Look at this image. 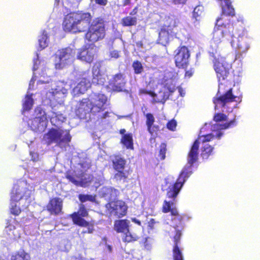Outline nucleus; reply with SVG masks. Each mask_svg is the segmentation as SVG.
Segmentation results:
<instances>
[{
  "instance_id": "1",
  "label": "nucleus",
  "mask_w": 260,
  "mask_h": 260,
  "mask_svg": "<svg viewBox=\"0 0 260 260\" xmlns=\"http://www.w3.org/2000/svg\"><path fill=\"white\" fill-rule=\"evenodd\" d=\"M223 30L216 28L214 37L210 42L208 49L210 56L213 58V68L216 73V77L219 82L218 92L213 98V103L215 105L214 109L224 107L228 103L236 101L237 96L233 93L232 88L229 89L225 93L221 94L220 89L222 84L221 81L225 80L230 74V70L232 68L231 63L226 61L224 57L220 56L218 53V45L223 42V38L230 36L229 34L223 35Z\"/></svg>"
},
{
  "instance_id": "2",
  "label": "nucleus",
  "mask_w": 260,
  "mask_h": 260,
  "mask_svg": "<svg viewBox=\"0 0 260 260\" xmlns=\"http://www.w3.org/2000/svg\"><path fill=\"white\" fill-rule=\"evenodd\" d=\"M105 21L98 17L92 21L89 12L77 11L67 14L64 18L62 27L65 31L73 33L84 32V38L89 42L94 43L102 40L106 36Z\"/></svg>"
},
{
  "instance_id": "3",
  "label": "nucleus",
  "mask_w": 260,
  "mask_h": 260,
  "mask_svg": "<svg viewBox=\"0 0 260 260\" xmlns=\"http://www.w3.org/2000/svg\"><path fill=\"white\" fill-rule=\"evenodd\" d=\"M107 101V96L105 94L93 93L78 102L75 114L80 119L86 120L90 118L91 114L97 117V120L102 121L109 117V112L105 111Z\"/></svg>"
},
{
  "instance_id": "4",
  "label": "nucleus",
  "mask_w": 260,
  "mask_h": 260,
  "mask_svg": "<svg viewBox=\"0 0 260 260\" xmlns=\"http://www.w3.org/2000/svg\"><path fill=\"white\" fill-rule=\"evenodd\" d=\"M191 172L186 169L179 174L175 183L169 185L167 189L166 197L171 201L165 200L161 211L164 213H171V215H178V210L175 206L176 198L179 193L186 179L190 175Z\"/></svg>"
},
{
  "instance_id": "5",
  "label": "nucleus",
  "mask_w": 260,
  "mask_h": 260,
  "mask_svg": "<svg viewBox=\"0 0 260 260\" xmlns=\"http://www.w3.org/2000/svg\"><path fill=\"white\" fill-rule=\"evenodd\" d=\"M71 138L69 131L51 128L44 135L43 140L47 146L56 143L57 145L61 147L62 145H68L71 141Z\"/></svg>"
},
{
  "instance_id": "6",
  "label": "nucleus",
  "mask_w": 260,
  "mask_h": 260,
  "mask_svg": "<svg viewBox=\"0 0 260 260\" xmlns=\"http://www.w3.org/2000/svg\"><path fill=\"white\" fill-rule=\"evenodd\" d=\"M112 164L113 168L116 172L114 175V179L117 181L127 182L132 170L130 169L125 170L126 160L120 155H114L112 159Z\"/></svg>"
},
{
  "instance_id": "7",
  "label": "nucleus",
  "mask_w": 260,
  "mask_h": 260,
  "mask_svg": "<svg viewBox=\"0 0 260 260\" xmlns=\"http://www.w3.org/2000/svg\"><path fill=\"white\" fill-rule=\"evenodd\" d=\"M88 212L83 204L79 205V210L77 212H75L70 215V217L75 224L81 227L87 228L86 231H82V233L83 234H92L94 231L93 221L89 222L83 218L88 217Z\"/></svg>"
},
{
  "instance_id": "8",
  "label": "nucleus",
  "mask_w": 260,
  "mask_h": 260,
  "mask_svg": "<svg viewBox=\"0 0 260 260\" xmlns=\"http://www.w3.org/2000/svg\"><path fill=\"white\" fill-rule=\"evenodd\" d=\"M190 56L189 50L186 46H179L174 51V59L176 67L186 70L189 64Z\"/></svg>"
},
{
  "instance_id": "9",
  "label": "nucleus",
  "mask_w": 260,
  "mask_h": 260,
  "mask_svg": "<svg viewBox=\"0 0 260 260\" xmlns=\"http://www.w3.org/2000/svg\"><path fill=\"white\" fill-rule=\"evenodd\" d=\"M75 54L76 50L70 47L59 50L57 54L58 61L55 64V68L58 70L63 68L69 62L73 61Z\"/></svg>"
},
{
  "instance_id": "10",
  "label": "nucleus",
  "mask_w": 260,
  "mask_h": 260,
  "mask_svg": "<svg viewBox=\"0 0 260 260\" xmlns=\"http://www.w3.org/2000/svg\"><path fill=\"white\" fill-rule=\"evenodd\" d=\"M96 53V48L95 46L86 45L78 50L77 58L82 61L91 63L94 60Z\"/></svg>"
},
{
  "instance_id": "11",
  "label": "nucleus",
  "mask_w": 260,
  "mask_h": 260,
  "mask_svg": "<svg viewBox=\"0 0 260 260\" xmlns=\"http://www.w3.org/2000/svg\"><path fill=\"white\" fill-rule=\"evenodd\" d=\"M63 201L59 197L50 199L46 205V210L51 215L58 216L63 213Z\"/></svg>"
},
{
  "instance_id": "12",
  "label": "nucleus",
  "mask_w": 260,
  "mask_h": 260,
  "mask_svg": "<svg viewBox=\"0 0 260 260\" xmlns=\"http://www.w3.org/2000/svg\"><path fill=\"white\" fill-rule=\"evenodd\" d=\"M77 80L79 81L75 89L79 93L83 94L91 86V77L86 72L76 73Z\"/></svg>"
},
{
  "instance_id": "13",
  "label": "nucleus",
  "mask_w": 260,
  "mask_h": 260,
  "mask_svg": "<svg viewBox=\"0 0 260 260\" xmlns=\"http://www.w3.org/2000/svg\"><path fill=\"white\" fill-rule=\"evenodd\" d=\"M200 142L199 140H196L192 145L187 154V164L189 165L188 167H185L182 170L181 172L184 170H187L192 173V172L189 170L190 168L193 165L197 162L199 157V148ZM191 174H190L191 175Z\"/></svg>"
},
{
  "instance_id": "14",
  "label": "nucleus",
  "mask_w": 260,
  "mask_h": 260,
  "mask_svg": "<svg viewBox=\"0 0 260 260\" xmlns=\"http://www.w3.org/2000/svg\"><path fill=\"white\" fill-rule=\"evenodd\" d=\"M125 84V76L121 73H118L114 75L109 81V85L112 89L116 92L122 91Z\"/></svg>"
},
{
  "instance_id": "15",
  "label": "nucleus",
  "mask_w": 260,
  "mask_h": 260,
  "mask_svg": "<svg viewBox=\"0 0 260 260\" xmlns=\"http://www.w3.org/2000/svg\"><path fill=\"white\" fill-rule=\"evenodd\" d=\"M111 212L118 218H121L126 215L127 207L125 203L122 200H117L111 204Z\"/></svg>"
},
{
  "instance_id": "16",
  "label": "nucleus",
  "mask_w": 260,
  "mask_h": 260,
  "mask_svg": "<svg viewBox=\"0 0 260 260\" xmlns=\"http://www.w3.org/2000/svg\"><path fill=\"white\" fill-rule=\"evenodd\" d=\"M181 234V231L176 230L174 237V244L172 250L173 260H184L182 250L179 246Z\"/></svg>"
},
{
  "instance_id": "17",
  "label": "nucleus",
  "mask_w": 260,
  "mask_h": 260,
  "mask_svg": "<svg viewBox=\"0 0 260 260\" xmlns=\"http://www.w3.org/2000/svg\"><path fill=\"white\" fill-rule=\"evenodd\" d=\"M36 117L32 122L39 123L42 126L46 127L48 122V118L45 111L41 107H37L35 110Z\"/></svg>"
},
{
  "instance_id": "18",
  "label": "nucleus",
  "mask_w": 260,
  "mask_h": 260,
  "mask_svg": "<svg viewBox=\"0 0 260 260\" xmlns=\"http://www.w3.org/2000/svg\"><path fill=\"white\" fill-rule=\"evenodd\" d=\"M129 221L126 219L115 220L113 229L117 233H122L123 235L126 232H128L129 229Z\"/></svg>"
},
{
  "instance_id": "19",
  "label": "nucleus",
  "mask_w": 260,
  "mask_h": 260,
  "mask_svg": "<svg viewBox=\"0 0 260 260\" xmlns=\"http://www.w3.org/2000/svg\"><path fill=\"white\" fill-rule=\"evenodd\" d=\"M146 118V123L147 126V130L151 135H153L159 130L158 125H153L155 121L154 117L152 114L148 113L145 114Z\"/></svg>"
},
{
  "instance_id": "20",
  "label": "nucleus",
  "mask_w": 260,
  "mask_h": 260,
  "mask_svg": "<svg viewBox=\"0 0 260 260\" xmlns=\"http://www.w3.org/2000/svg\"><path fill=\"white\" fill-rule=\"evenodd\" d=\"M140 236L137 233L130 231L126 232L122 236V240L124 243H134L140 239Z\"/></svg>"
},
{
  "instance_id": "21",
  "label": "nucleus",
  "mask_w": 260,
  "mask_h": 260,
  "mask_svg": "<svg viewBox=\"0 0 260 260\" xmlns=\"http://www.w3.org/2000/svg\"><path fill=\"white\" fill-rule=\"evenodd\" d=\"M24 196V191L22 188H20L19 186H14L11 191V199L14 202H18L22 199Z\"/></svg>"
},
{
  "instance_id": "22",
  "label": "nucleus",
  "mask_w": 260,
  "mask_h": 260,
  "mask_svg": "<svg viewBox=\"0 0 260 260\" xmlns=\"http://www.w3.org/2000/svg\"><path fill=\"white\" fill-rule=\"evenodd\" d=\"M122 143L127 149H133L134 143L132 133L126 134L122 136L121 140Z\"/></svg>"
},
{
  "instance_id": "23",
  "label": "nucleus",
  "mask_w": 260,
  "mask_h": 260,
  "mask_svg": "<svg viewBox=\"0 0 260 260\" xmlns=\"http://www.w3.org/2000/svg\"><path fill=\"white\" fill-rule=\"evenodd\" d=\"M173 32L166 26H162L159 32V40L164 43H167L169 41L170 35Z\"/></svg>"
},
{
  "instance_id": "24",
  "label": "nucleus",
  "mask_w": 260,
  "mask_h": 260,
  "mask_svg": "<svg viewBox=\"0 0 260 260\" xmlns=\"http://www.w3.org/2000/svg\"><path fill=\"white\" fill-rule=\"evenodd\" d=\"M121 23L124 27L135 26L137 24V18L135 16H127L121 19Z\"/></svg>"
},
{
  "instance_id": "25",
  "label": "nucleus",
  "mask_w": 260,
  "mask_h": 260,
  "mask_svg": "<svg viewBox=\"0 0 260 260\" xmlns=\"http://www.w3.org/2000/svg\"><path fill=\"white\" fill-rule=\"evenodd\" d=\"M11 260H30V258L27 253L23 249H20L11 256Z\"/></svg>"
},
{
  "instance_id": "26",
  "label": "nucleus",
  "mask_w": 260,
  "mask_h": 260,
  "mask_svg": "<svg viewBox=\"0 0 260 260\" xmlns=\"http://www.w3.org/2000/svg\"><path fill=\"white\" fill-rule=\"evenodd\" d=\"M237 48L241 49L242 52L246 51L249 48V44L246 38L240 37L238 38Z\"/></svg>"
},
{
  "instance_id": "27",
  "label": "nucleus",
  "mask_w": 260,
  "mask_h": 260,
  "mask_svg": "<svg viewBox=\"0 0 260 260\" xmlns=\"http://www.w3.org/2000/svg\"><path fill=\"white\" fill-rule=\"evenodd\" d=\"M213 147L208 144H204L202 147L201 156L203 159H207L211 155Z\"/></svg>"
},
{
  "instance_id": "28",
  "label": "nucleus",
  "mask_w": 260,
  "mask_h": 260,
  "mask_svg": "<svg viewBox=\"0 0 260 260\" xmlns=\"http://www.w3.org/2000/svg\"><path fill=\"white\" fill-rule=\"evenodd\" d=\"M159 96L156 95V96L154 99L155 103H161L164 104L166 101L169 99L170 94L168 91L160 90L159 91Z\"/></svg>"
},
{
  "instance_id": "29",
  "label": "nucleus",
  "mask_w": 260,
  "mask_h": 260,
  "mask_svg": "<svg viewBox=\"0 0 260 260\" xmlns=\"http://www.w3.org/2000/svg\"><path fill=\"white\" fill-rule=\"evenodd\" d=\"M34 105V100L31 97V95L27 94L25 96V101L22 104V108L23 111L30 110Z\"/></svg>"
},
{
  "instance_id": "30",
  "label": "nucleus",
  "mask_w": 260,
  "mask_h": 260,
  "mask_svg": "<svg viewBox=\"0 0 260 260\" xmlns=\"http://www.w3.org/2000/svg\"><path fill=\"white\" fill-rule=\"evenodd\" d=\"M132 68L134 73L137 75L141 74L144 71V67L141 62L138 60L133 61Z\"/></svg>"
},
{
  "instance_id": "31",
  "label": "nucleus",
  "mask_w": 260,
  "mask_h": 260,
  "mask_svg": "<svg viewBox=\"0 0 260 260\" xmlns=\"http://www.w3.org/2000/svg\"><path fill=\"white\" fill-rule=\"evenodd\" d=\"M47 33L46 31L43 30L39 39V46L42 49H44L47 46Z\"/></svg>"
},
{
  "instance_id": "32",
  "label": "nucleus",
  "mask_w": 260,
  "mask_h": 260,
  "mask_svg": "<svg viewBox=\"0 0 260 260\" xmlns=\"http://www.w3.org/2000/svg\"><path fill=\"white\" fill-rule=\"evenodd\" d=\"M178 22L177 19L174 17H168L166 20V24L163 26L168 28L169 29L173 31V29L174 27L177 26Z\"/></svg>"
},
{
  "instance_id": "33",
  "label": "nucleus",
  "mask_w": 260,
  "mask_h": 260,
  "mask_svg": "<svg viewBox=\"0 0 260 260\" xmlns=\"http://www.w3.org/2000/svg\"><path fill=\"white\" fill-rule=\"evenodd\" d=\"M214 136L213 134H209L207 135H199L197 140H199L200 144L201 143L204 144L205 143L211 141L214 139Z\"/></svg>"
},
{
  "instance_id": "34",
  "label": "nucleus",
  "mask_w": 260,
  "mask_h": 260,
  "mask_svg": "<svg viewBox=\"0 0 260 260\" xmlns=\"http://www.w3.org/2000/svg\"><path fill=\"white\" fill-rule=\"evenodd\" d=\"M78 198L79 201L82 203H84L86 201L93 202L95 200V197L91 194H80L78 196Z\"/></svg>"
},
{
  "instance_id": "35",
  "label": "nucleus",
  "mask_w": 260,
  "mask_h": 260,
  "mask_svg": "<svg viewBox=\"0 0 260 260\" xmlns=\"http://www.w3.org/2000/svg\"><path fill=\"white\" fill-rule=\"evenodd\" d=\"M106 194H109V198H115L119 195V191L118 189L114 187H108L106 188Z\"/></svg>"
},
{
  "instance_id": "36",
  "label": "nucleus",
  "mask_w": 260,
  "mask_h": 260,
  "mask_svg": "<svg viewBox=\"0 0 260 260\" xmlns=\"http://www.w3.org/2000/svg\"><path fill=\"white\" fill-rule=\"evenodd\" d=\"M167 151V145L165 143H162L160 145L158 156L160 160H164L166 158V153Z\"/></svg>"
},
{
  "instance_id": "37",
  "label": "nucleus",
  "mask_w": 260,
  "mask_h": 260,
  "mask_svg": "<svg viewBox=\"0 0 260 260\" xmlns=\"http://www.w3.org/2000/svg\"><path fill=\"white\" fill-rule=\"evenodd\" d=\"M228 120V116L222 113H216L213 117V120L216 122L225 121Z\"/></svg>"
},
{
  "instance_id": "38",
  "label": "nucleus",
  "mask_w": 260,
  "mask_h": 260,
  "mask_svg": "<svg viewBox=\"0 0 260 260\" xmlns=\"http://www.w3.org/2000/svg\"><path fill=\"white\" fill-rule=\"evenodd\" d=\"M66 178L69 180V181L71 182L74 185L76 186H82V182L78 181L75 179V177L73 175L69 173H67L66 175Z\"/></svg>"
},
{
  "instance_id": "39",
  "label": "nucleus",
  "mask_w": 260,
  "mask_h": 260,
  "mask_svg": "<svg viewBox=\"0 0 260 260\" xmlns=\"http://www.w3.org/2000/svg\"><path fill=\"white\" fill-rule=\"evenodd\" d=\"M139 95L148 94L152 97L153 99L156 96V94L153 91L149 90L145 88H140L139 90Z\"/></svg>"
},
{
  "instance_id": "40",
  "label": "nucleus",
  "mask_w": 260,
  "mask_h": 260,
  "mask_svg": "<svg viewBox=\"0 0 260 260\" xmlns=\"http://www.w3.org/2000/svg\"><path fill=\"white\" fill-rule=\"evenodd\" d=\"M236 124V120L235 118H234L232 120L228 122H226L223 124H221L220 125V128L221 129H225L229 128L230 127H233Z\"/></svg>"
},
{
  "instance_id": "41",
  "label": "nucleus",
  "mask_w": 260,
  "mask_h": 260,
  "mask_svg": "<svg viewBox=\"0 0 260 260\" xmlns=\"http://www.w3.org/2000/svg\"><path fill=\"white\" fill-rule=\"evenodd\" d=\"M173 216L175 217L172 218V220L175 221H178L180 223H182L185 219H188L187 217L185 214H179L178 212V215Z\"/></svg>"
},
{
  "instance_id": "42",
  "label": "nucleus",
  "mask_w": 260,
  "mask_h": 260,
  "mask_svg": "<svg viewBox=\"0 0 260 260\" xmlns=\"http://www.w3.org/2000/svg\"><path fill=\"white\" fill-rule=\"evenodd\" d=\"M21 212V209L18 206H17L16 204L14 205H12V207L10 208V213L15 215L18 216Z\"/></svg>"
},
{
  "instance_id": "43",
  "label": "nucleus",
  "mask_w": 260,
  "mask_h": 260,
  "mask_svg": "<svg viewBox=\"0 0 260 260\" xmlns=\"http://www.w3.org/2000/svg\"><path fill=\"white\" fill-rule=\"evenodd\" d=\"M177 126V122L174 119H172L167 123V127L169 130L174 131L175 130Z\"/></svg>"
},
{
  "instance_id": "44",
  "label": "nucleus",
  "mask_w": 260,
  "mask_h": 260,
  "mask_svg": "<svg viewBox=\"0 0 260 260\" xmlns=\"http://www.w3.org/2000/svg\"><path fill=\"white\" fill-rule=\"evenodd\" d=\"M93 82H96L98 84H103L104 83V78H102V75L99 74L96 75V77H93Z\"/></svg>"
},
{
  "instance_id": "45",
  "label": "nucleus",
  "mask_w": 260,
  "mask_h": 260,
  "mask_svg": "<svg viewBox=\"0 0 260 260\" xmlns=\"http://www.w3.org/2000/svg\"><path fill=\"white\" fill-rule=\"evenodd\" d=\"M202 13V11L200 10L199 7H196L193 11V17L197 19L199 17H200Z\"/></svg>"
},
{
  "instance_id": "46",
  "label": "nucleus",
  "mask_w": 260,
  "mask_h": 260,
  "mask_svg": "<svg viewBox=\"0 0 260 260\" xmlns=\"http://www.w3.org/2000/svg\"><path fill=\"white\" fill-rule=\"evenodd\" d=\"M194 73L193 68H190L188 70H186L185 72L184 77L185 78H190L192 76Z\"/></svg>"
},
{
  "instance_id": "47",
  "label": "nucleus",
  "mask_w": 260,
  "mask_h": 260,
  "mask_svg": "<svg viewBox=\"0 0 260 260\" xmlns=\"http://www.w3.org/2000/svg\"><path fill=\"white\" fill-rule=\"evenodd\" d=\"M187 0H172V3L175 5H184Z\"/></svg>"
},
{
  "instance_id": "48",
  "label": "nucleus",
  "mask_w": 260,
  "mask_h": 260,
  "mask_svg": "<svg viewBox=\"0 0 260 260\" xmlns=\"http://www.w3.org/2000/svg\"><path fill=\"white\" fill-rule=\"evenodd\" d=\"M165 87L166 88L167 90L171 93L174 92L176 90V88L174 85H173L172 86H168L167 84Z\"/></svg>"
},
{
  "instance_id": "49",
  "label": "nucleus",
  "mask_w": 260,
  "mask_h": 260,
  "mask_svg": "<svg viewBox=\"0 0 260 260\" xmlns=\"http://www.w3.org/2000/svg\"><path fill=\"white\" fill-rule=\"evenodd\" d=\"M110 56L111 57L118 58L119 57V52L116 50H114L110 53Z\"/></svg>"
},
{
  "instance_id": "50",
  "label": "nucleus",
  "mask_w": 260,
  "mask_h": 260,
  "mask_svg": "<svg viewBox=\"0 0 260 260\" xmlns=\"http://www.w3.org/2000/svg\"><path fill=\"white\" fill-rule=\"evenodd\" d=\"M96 4L106 6L107 4V0H94Z\"/></svg>"
},
{
  "instance_id": "51",
  "label": "nucleus",
  "mask_w": 260,
  "mask_h": 260,
  "mask_svg": "<svg viewBox=\"0 0 260 260\" xmlns=\"http://www.w3.org/2000/svg\"><path fill=\"white\" fill-rule=\"evenodd\" d=\"M38 62H39L38 58H37L34 60V66L32 70L34 71L37 70L38 69Z\"/></svg>"
},
{
  "instance_id": "52",
  "label": "nucleus",
  "mask_w": 260,
  "mask_h": 260,
  "mask_svg": "<svg viewBox=\"0 0 260 260\" xmlns=\"http://www.w3.org/2000/svg\"><path fill=\"white\" fill-rule=\"evenodd\" d=\"M155 223V221L153 218H151L150 221L148 222V226L152 229L154 227V224Z\"/></svg>"
},
{
  "instance_id": "53",
  "label": "nucleus",
  "mask_w": 260,
  "mask_h": 260,
  "mask_svg": "<svg viewBox=\"0 0 260 260\" xmlns=\"http://www.w3.org/2000/svg\"><path fill=\"white\" fill-rule=\"evenodd\" d=\"M138 11V7H135L133 10L129 13V15L133 16L137 14Z\"/></svg>"
},
{
  "instance_id": "54",
  "label": "nucleus",
  "mask_w": 260,
  "mask_h": 260,
  "mask_svg": "<svg viewBox=\"0 0 260 260\" xmlns=\"http://www.w3.org/2000/svg\"><path fill=\"white\" fill-rule=\"evenodd\" d=\"M131 4V0H122V6H126Z\"/></svg>"
},
{
  "instance_id": "55",
  "label": "nucleus",
  "mask_w": 260,
  "mask_h": 260,
  "mask_svg": "<svg viewBox=\"0 0 260 260\" xmlns=\"http://www.w3.org/2000/svg\"><path fill=\"white\" fill-rule=\"evenodd\" d=\"M132 221L139 225H141V222L136 218H132Z\"/></svg>"
},
{
  "instance_id": "56",
  "label": "nucleus",
  "mask_w": 260,
  "mask_h": 260,
  "mask_svg": "<svg viewBox=\"0 0 260 260\" xmlns=\"http://www.w3.org/2000/svg\"><path fill=\"white\" fill-rule=\"evenodd\" d=\"M136 46L139 48H142L143 44L142 41H138L136 43Z\"/></svg>"
},
{
  "instance_id": "57",
  "label": "nucleus",
  "mask_w": 260,
  "mask_h": 260,
  "mask_svg": "<svg viewBox=\"0 0 260 260\" xmlns=\"http://www.w3.org/2000/svg\"><path fill=\"white\" fill-rule=\"evenodd\" d=\"M177 89H178V91H179L181 96H183V95L184 94V93H183V90L182 88V87L178 86V87H177Z\"/></svg>"
},
{
  "instance_id": "58",
  "label": "nucleus",
  "mask_w": 260,
  "mask_h": 260,
  "mask_svg": "<svg viewBox=\"0 0 260 260\" xmlns=\"http://www.w3.org/2000/svg\"><path fill=\"white\" fill-rule=\"evenodd\" d=\"M125 131H125V129L122 128V129H120V131H119V133H120V134H121V135H125Z\"/></svg>"
},
{
  "instance_id": "59",
  "label": "nucleus",
  "mask_w": 260,
  "mask_h": 260,
  "mask_svg": "<svg viewBox=\"0 0 260 260\" xmlns=\"http://www.w3.org/2000/svg\"><path fill=\"white\" fill-rule=\"evenodd\" d=\"M222 134H223L222 133H219L217 135V137L219 139L221 137V136L222 135Z\"/></svg>"
},
{
  "instance_id": "60",
  "label": "nucleus",
  "mask_w": 260,
  "mask_h": 260,
  "mask_svg": "<svg viewBox=\"0 0 260 260\" xmlns=\"http://www.w3.org/2000/svg\"><path fill=\"white\" fill-rule=\"evenodd\" d=\"M39 125H38V126H37V127H36L35 128L39 129Z\"/></svg>"
},
{
  "instance_id": "61",
  "label": "nucleus",
  "mask_w": 260,
  "mask_h": 260,
  "mask_svg": "<svg viewBox=\"0 0 260 260\" xmlns=\"http://www.w3.org/2000/svg\"><path fill=\"white\" fill-rule=\"evenodd\" d=\"M0 260H5V259H0Z\"/></svg>"
}]
</instances>
